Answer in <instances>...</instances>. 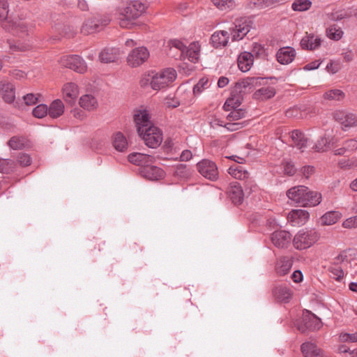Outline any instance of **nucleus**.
<instances>
[{"label":"nucleus","instance_id":"1","mask_svg":"<svg viewBox=\"0 0 357 357\" xmlns=\"http://www.w3.org/2000/svg\"><path fill=\"white\" fill-rule=\"evenodd\" d=\"M134 121L137 132L143 139L146 146L154 149L162 141V135L160 129L154 126L146 110H138L134 115Z\"/></svg>","mask_w":357,"mask_h":357},{"label":"nucleus","instance_id":"2","mask_svg":"<svg viewBox=\"0 0 357 357\" xmlns=\"http://www.w3.org/2000/svg\"><path fill=\"white\" fill-rule=\"evenodd\" d=\"M146 6L139 1L129 2L126 7L119 9V15L122 17L120 24L123 26L126 20H135L142 15L146 10Z\"/></svg>","mask_w":357,"mask_h":357},{"label":"nucleus","instance_id":"3","mask_svg":"<svg viewBox=\"0 0 357 357\" xmlns=\"http://www.w3.org/2000/svg\"><path fill=\"white\" fill-rule=\"evenodd\" d=\"M319 234L314 230H300L292 240L296 250H305L311 247L319 239Z\"/></svg>","mask_w":357,"mask_h":357},{"label":"nucleus","instance_id":"4","mask_svg":"<svg viewBox=\"0 0 357 357\" xmlns=\"http://www.w3.org/2000/svg\"><path fill=\"white\" fill-rule=\"evenodd\" d=\"M176 71L174 68H167L160 73L153 75L151 82L152 89H162L165 87H171V84L176 78Z\"/></svg>","mask_w":357,"mask_h":357},{"label":"nucleus","instance_id":"5","mask_svg":"<svg viewBox=\"0 0 357 357\" xmlns=\"http://www.w3.org/2000/svg\"><path fill=\"white\" fill-rule=\"evenodd\" d=\"M8 15V3L7 0H0V20L2 22V27L6 31H10V26H12L13 33H18V29H20L22 32L26 30V24L22 21H7Z\"/></svg>","mask_w":357,"mask_h":357},{"label":"nucleus","instance_id":"6","mask_svg":"<svg viewBox=\"0 0 357 357\" xmlns=\"http://www.w3.org/2000/svg\"><path fill=\"white\" fill-rule=\"evenodd\" d=\"M321 326V319L307 310L303 311L302 321L296 324L298 330L303 333L307 331L319 330Z\"/></svg>","mask_w":357,"mask_h":357},{"label":"nucleus","instance_id":"7","mask_svg":"<svg viewBox=\"0 0 357 357\" xmlns=\"http://www.w3.org/2000/svg\"><path fill=\"white\" fill-rule=\"evenodd\" d=\"M251 22L246 17L236 19L229 29L233 41L242 40L250 31Z\"/></svg>","mask_w":357,"mask_h":357},{"label":"nucleus","instance_id":"8","mask_svg":"<svg viewBox=\"0 0 357 357\" xmlns=\"http://www.w3.org/2000/svg\"><path fill=\"white\" fill-rule=\"evenodd\" d=\"M61 66L73 70L79 73H84L87 66L84 59L78 55H66L59 59Z\"/></svg>","mask_w":357,"mask_h":357},{"label":"nucleus","instance_id":"9","mask_svg":"<svg viewBox=\"0 0 357 357\" xmlns=\"http://www.w3.org/2000/svg\"><path fill=\"white\" fill-rule=\"evenodd\" d=\"M197 169L200 174L211 181L218 178V170L216 164L209 160L204 159L197 164Z\"/></svg>","mask_w":357,"mask_h":357},{"label":"nucleus","instance_id":"10","mask_svg":"<svg viewBox=\"0 0 357 357\" xmlns=\"http://www.w3.org/2000/svg\"><path fill=\"white\" fill-rule=\"evenodd\" d=\"M333 117L337 122L341 124L344 130L357 126V115L356 114L344 110H337L333 113Z\"/></svg>","mask_w":357,"mask_h":357},{"label":"nucleus","instance_id":"11","mask_svg":"<svg viewBox=\"0 0 357 357\" xmlns=\"http://www.w3.org/2000/svg\"><path fill=\"white\" fill-rule=\"evenodd\" d=\"M149 56L148 50L144 47H137L128 54L127 61L129 66L137 67L142 65Z\"/></svg>","mask_w":357,"mask_h":357},{"label":"nucleus","instance_id":"12","mask_svg":"<svg viewBox=\"0 0 357 357\" xmlns=\"http://www.w3.org/2000/svg\"><path fill=\"white\" fill-rule=\"evenodd\" d=\"M267 82V78L260 77H249L235 82L234 89H252L264 86Z\"/></svg>","mask_w":357,"mask_h":357},{"label":"nucleus","instance_id":"13","mask_svg":"<svg viewBox=\"0 0 357 357\" xmlns=\"http://www.w3.org/2000/svg\"><path fill=\"white\" fill-rule=\"evenodd\" d=\"M273 244L278 248H287L291 241V234L285 230L275 231L271 236Z\"/></svg>","mask_w":357,"mask_h":357},{"label":"nucleus","instance_id":"14","mask_svg":"<svg viewBox=\"0 0 357 357\" xmlns=\"http://www.w3.org/2000/svg\"><path fill=\"white\" fill-rule=\"evenodd\" d=\"M140 174L150 181H159L165 178V172L160 167L149 164L139 170Z\"/></svg>","mask_w":357,"mask_h":357},{"label":"nucleus","instance_id":"15","mask_svg":"<svg viewBox=\"0 0 357 357\" xmlns=\"http://www.w3.org/2000/svg\"><path fill=\"white\" fill-rule=\"evenodd\" d=\"M128 159L130 162L139 166L140 169L155 162L153 156L141 153H132L128 155Z\"/></svg>","mask_w":357,"mask_h":357},{"label":"nucleus","instance_id":"16","mask_svg":"<svg viewBox=\"0 0 357 357\" xmlns=\"http://www.w3.org/2000/svg\"><path fill=\"white\" fill-rule=\"evenodd\" d=\"M293 265V257L290 256H282L278 259L275 264V271L278 275L283 276L287 275L291 270Z\"/></svg>","mask_w":357,"mask_h":357},{"label":"nucleus","instance_id":"17","mask_svg":"<svg viewBox=\"0 0 357 357\" xmlns=\"http://www.w3.org/2000/svg\"><path fill=\"white\" fill-rule=\"evenodd\" d=\"M228 193L234 204H241L243 202L244 192L242 185L238 182L235 181L231 183Z\"/></svg>","mask_w":357,"mask_h":357},{"label":"nucleus","instance_id":"18","mask_svg":"<svg viewBox=\"0 0 357 357\" xmlns=\"http://www.w3.org/2000/svg\"><path fill=\"white\" fill-rule=\"evenodd\" d=\"M304 194V198L301 201L302 206H315L321 202L322 197L321 193L310 190L307 187V191Z\"/></svg>","mask_w":357,"mask_h":357},{"label":"nucleus","instance_id":"19","mask_svg":"<svg viewBox=\"0 0 357 357\" xmlns=\"http://www.w3.org/2000/svg\"><path fill=\"white\" fill-rule=\"evenodd\" d=\"M296 56V51L293 47H284L280 48L277 54V60L281 64L290 63Z\"/></svg>","mask_w":357,"mask_h":357},{"label":"nucleus","instance_id":"20","mask_svg":"<svg viewBox=\"0 0 357 357\" xmlns=\"http://www.w3.org/2000/svg\"><path fill=\"white\" fill-rule=\"evenodd\" d=\"M121 54L120 50L115 47H105L99 53L102 63H111L117 60Z\"/></svg>","mask_w":357,"mask_h":357},{"label":"nucleus","instance_id":"21","mask_svg":"<svg viewBox=\"0 0 357 357\" xmlns=\"http://www.w3.org/2000/svg\"><path fill=\"white\" fill-rule=\"evenodd\" d=\"M253 54L249 52H243L241 53L237 59L238 68L244 73L250 70L253 65Z\"/></svg>","mask_w":357,"mask_h":357},{"label":"nucleus","instance_id":"22","mask_svg":"<svg viewBox=\"0 0 357 357\" xmlns=\"http://www.w3.org/2000/svg\"><path fill=\"white\" fill-rule=\"evenodd\" d=\"M321 39L314 34H307L301 41V46L303 49L313 50L321 45Z\"/></svg>","mask_w":357,"mask_h":357},{"label":"nucleus","instance_id":"23","mask_svg":"<svg viewBox=\"0 0 357 357\" xmlns=\"http://www.w3.org/2000/svg\"><path fill=\"white\" fill-rule=\"evenodd\" d=\"M229 40V33L227 31H218L211 37V43L215 48H220L227 45Z\"/></svg>","mask_w":357,"mask_h":357},{"label":"nucleus","instance_id":"24","mask_svg":"<svg viewBox=\"0 0 357 357\" xmlns=\"http://www.w3.org/2000/svg\"><path fill=\"white\" fill-rule=\"evenodd\" d=\"M306 191L307 187L304 185L295 186L287 190V196L289 199L301 206V201Z\"/></svg>","mask_w":357,"mask_h":357},{"label":"nucleus","instance_id":"25","mask_svg":"<svg viewBox=\"0 0 357 357\" xmlns=\"http://www.w3.org/2000/svg\"><path fill=\"white\" fill-rule=\"evenodd\" d=\"M309 213L303 209L292 210L289 215L288 219L294 225H303L309 218Z\"/></svg>","mask_w":357,"mask_h":357},{"label":"nucleus","instance_id":"26","mask_svg":"<svg viewBox=\"0 0 357 357\" xmlns=\"http://www.w3.org/2000/svg\"><path fill=\"white\" fill-rule=\"evenodd\" d=\"M273 294L278 301L287 303L289 301L292 294L289 287L278 285L273 289Z\"/></svg>","mask_w":357,"mask_h":357},{"label":"nucleus","instance_id":"27","mask_svg":"<svg viewBox=\"0 0 357 357\" xmlns=\"http://www.w3.org/2000/svg\"><path fill=\"white\" fill-rule=\"evenodd\" d=\"M287 0H250V8L262 9L267 7H276L284 3Z\"/></svg>","mask_w":357,"mask_h":357},{"label":"nucleus","instance_id":"28","mask_svg":"<svg viewBox=\"0 0 357 357\" xmlns=\"http://www.w3.org/2000/svg\"><path fill=\"white\" fill-rule=\"evenodd\" d=\"M291 138L294 143V146L298 149L302 150L307 146L308 138L305 135L299 130H294L291 132Z\"/></svg>","mask_w":357,"mask_h":357},{"label":"nucleus","instance_id":"29","mask_svg":"<svg viewBox=\"0 0 357 357\" xmlns=\"http://www.w3.org/2000/svg\"><path fill=\"white\" fill-rule=\"evenodd\" d=\"M48 109V115L52 119H57L61 116L64 112V105L63 102L56 99L51 102Z\"/></svg>","mask_w":357,"mask_h":357},{"label":"nucleus","instance_id":"30","mask_svg":"<svg viewBox=\"0 0 357 357\" xmlns=\"http://www.w3.org/2000/svg\"><path fill=\"white\" fill-rule=\"evenodd\" d=\"M184 54L190 61L197 62L200 54V45L198 42L191 43L188 47H186Z\"/></svg>","mask_w":357,"mask_h":357},{"label":"nucleus","instance_id":"31","mask_svg":"<svg viewBox=\"0 0 357 357\" xmlns=\"http://www.w3.org/2000/svg\"><path fill=\"white\" fill-rule=\"evenodd\" d=\"M228 173L234 178L239 180L248 179L250 173L241 165H234L228 169Z\"/></svg>","mask_w":357,"mask_h":357},{"label":"nucleus","instance_id":"32","mask_svg":"<svg viewBox=\"0 0 357 357\" xmlns=\"http://www.w3.org/2000/svg\"><path fill=\"white\" fill-rule=\"evenodd\" d=\"M99 29L100 24L96 22L94 17H91L84 21L81 27V33L84 35H89L98 31Z\"/></svg>","mask_w":357,"mask_h":357},{"label":"nucleus","instance_id":"33","mask_svg":"<svg viewBox=\"0 0 357 357\" xmlns=\"http://www.w3.org/2000/svg\"><path fill=\"white\" fill-rule=\"evenodd\" d=\"M241 91H233L231 96L229 97L224 105L225 110H230L231 109H236L240 106L241 103Z\"/></svg>","mask_w":357,"mask_h":357},{"label":"nucleus","instance_id":"34","mask_svg":"<svg viewBox=\"0 0 357 357\" xmlns=\"http://www.w3.org/2000/svg\"><path fill=\"white\" fill-rule=\"evenodd\" d=\"M301 349L304 357L321 356L320 349L314 343L305 342L302 344Z\"/></svg>","mask_w":357,"mask_h":357},{"label":"nucleus","instance_id":"35","mask_svg":"<svg viewBox=\"0 0 357 357\" xmlns=\"http://www.w3.org/2000/svg\"><path fill=\"white\" fill-rule=\"evenodd\" d=\"M79 104L81 107L87 110H93L96 108L98 102L94 96L89 94L82 96Z\"/></svg>","mask_w":357,"mask_h":357},{"label":"nucleus","instance_id":"36","mask_svg":"<svg viewBox=\"0 0 357 357\" xmlns=\"http://www.w3.org/2000/svg\"><path fill=\"white\" fill-rule=\"evenodd\" d=\"M341 213L338 211H328L321 216V223L324 225H332L336 223L341 218Z\"/></svg>","mask_w":357,"mask_h":357},{"label":"nucleus","instance_id":"37","mask_svg":"<svg viewBox=\"0 0 357 357\" xmlns=\"http://www.w3.org/2000/svg\"><path fill=\"white\" fill-rule=\"evenodd\" d=\"M113 146L116 150L123 152L127 149L128 142L125 136L120 132L116 133L114 136Z\"/></svg>","mask_w":357,"mask_h":357},{"label":"nucleus","instance_id":"38","mask_svg":"<svg viewBox=\"0 0 357 357\" xmlns=\"http://www.w3.org/2000/svg\"><path fill=\"white\" fill-rule=\"evenodd\" d=\"M173 174L181 178H188L191 176V170L185 164H178L174 167Z\"/></svg>","mask_w":357,"mask_h":357},{"label":"nucleus","instance_id":"39","mask_svg":"<svg viewBox=\"0 0 357 357\" xmlns=\"http://www.w3.org/2000/svg\"><path fill=\"white\" fill-rule=\"evenodd\" d=\"M312 5L310 0H294L291 4V9L296 12L308 10Z\"/></svg>","mask_w":357,"mask_h":357},{"label":"nucleus","instance_id":"40","mask_svg":"<svg viewBox=\"0 0 357 357\" xmlns=\"http://www.w3.org/2000/svg\"><path fill=\"white\" fill-rule=\"evenodd\" d=\"M16 162L11 159H0V172L9 174L16 168Z\"/></svg>","mask_w":357,"mask_h":357},{"label":"nucleus","instance_id":"41","mask_svg":"<svg viewBox=\"0 0 357 357\" xmlns=\"http://www.w3.org/2000/svg\"><path fill=\"white\" fill-rule=\"evenodd\" d=\"M354 15L357 17L356 12L354 11L352 8H348L344 10H340L337 11L335 13H331V19L334 21H339L344 18L350 17Z\"/></svg>","mask_w":357,"mask_h":357},{"label":"nucleus","instance_id":"42","mask_svg":"<svg viewBox=\"0 0 357 357\" xmlns=\"http://www.w3.org/2000/svg\"><path fill=\"white\" fill-rule=\"evenodd\" d=\"M344 96L342 91H326L323 95L325 100L331 102L342 100L344 98Z\"/></svg>","mask_w":357,"mask_h":357},{"label":"nucleus","instance_id":"43","mask_svg":"<svg viewBox=\"0 0 357 357\" xmlns=\"http://www.w3.org/2000/svg\"><path fill=\"white\" fill-rule=\"evenodd\" d=\"M26 140L24 137L14 136L10 139L8 146L15 150L22 149L24 147Z\"/></svg>","mask_w":357,"mask_h":357},{"label":"nucleus","instance_id":"44","mask_svg":"<svg viewBox=\"0 0 357 357\" xmlns=\"http://www.w3.org/2000/svg\"><path fill=\"white\" fill-rule=\"evenodd\" d=\"M331 139L328 137H321L313 146L317 152H324L329 149Z\"/></svg>","mask_w":357,"mask_h":357},{"label":"nucleus","instance_id":"45","mask_svg":"<svg viewBox=\"0 0 357 357\" xmlns=\"http://www.w3.org/2000/svg\"><path fill=\"white\" fill-rule=\"evenodd\" d=\"M328 270L331 274V276L337 281H341V280L344 278V273L340 266L330 264Z\"/></svg>","mask_w":357,"mask_h":357},{"label":"nucleus","instance_id":"46","mask_svg":"<svg viewBox=\"0 0 357 357\" xmlns=\"http://www.w3.org/2000/svg\"><path fill=\"white\" fill-rule=\"evenodd\" d=\"M275 95V91H255L253 93V98L264 101L273 98Z\"/></svg>","mask_w":357,"mask_h":357},{"label":"nucleus","instance_id":"47","mask_svg":"<svg viewBox=\"0 0 357 357\" xmlns=\"http://www.w3.org/2000/svg\"><path fill=\"white\" fill-rule=\"evenodd\" d=\"M251 53L257 58L265 59L267 56L264 47L257 43L252 44Z\"/></svg>","mask_w":357,"mask_h":357},{"label":"nucleus","instance_id":"48","mask_svg":"<svg viewBox=\"0 0 357 357\" xmlns=\"http://www.w3.org/2000/svg\"><path fill=\"white\" fill-rule=\"evenodd\" d=\"M327 36L329 38L334 40H339L343 35V31L340 28L333 26L327 29Z\"/></svg>","mask_w":357,"mask_h":357},{"label":"nucleus","instance_id":"49","mask_svg":"<svg viewBox=\"0 0 357 357\" xmlns=\"http://www.w3.org/2000/svg\"><path fill=\"white\" fill-rule=\"evenodd\" d=\"M214 6L220 10H226L232 8L235 2L234 0H211Z\"/></svg>","mask_w":357,"mask_h":357},{"label":"nucleus","instance_id":"50","mask_svg":"<svg viewBox=\"0 0 357 357\" xmlns=\"http://www.w3.org/2000/svg\"><path fill=\"white\" fill-rule=\"evenodd\" d=\"M33 115L38 119H42L48 114L47 105L45 104H39L32 112Z\"/></svg>","mask_w":357,"mask_h":357},{"label":"nucleus","instance_id":"51","mask_svg":"<svg viewBox=\"0 0 357 357\" xmlns=\"http://www.w3.org/2000/svg\"><path fill=\"white\" fill-rule=\"evenodd\" d=\"M246 112L242 109H234L227 116L229 121H237L245 116Z\"/></svg>","mask_w":357,"mask_h":357},{"label":"nucleus","instance_id":"52","mask_svg":"<svg viewBox=\"0 0 357 357\" xmlns=\"http://www.w3.org/2000/svg\"><path fill=\"white\" fill-rule=\"evenodd\" d=\"M94 18L100 24V27L107 26L112 20L111 15L109 13L98 14Z\"/></svg>","mask_w":357,"mask_h":357},{"label":"nucleus","instance_id":"53","mask_svg":"<svg viewBox=\"0 0 357 357\" xmlns=\"http://www.w3.org/2000/svg\"><path fill=\"white\" fill-rule=\"evenodd\" d=\"M8 43L9 44L10 50L13 52H17V51L24 52V51L28 50L31 47L30 44H29V43H25V44H22L20 43H13L10 40H8Z\"/></svg>","mask_w":357,"mask_h":357},{"label":"nucleus","instance_id":"54","mask_svg":"<svg viewBox=\"0 0 357 357\" xmlns=\"http://www.w3.org/2000/svg\"><path fill=\"white\" fill-rule=\"evenodd\" d=\"M17 162L22 167H26L31 165V159L29 154L20 153L17 158Z\"/></svg>","mask_w":357,"mask_h":357},{"label":"nucleus","instance_id":"55","mask_svg":"<svg viewBox=\"0 0 357 357\" xmlns=\"http://www.w3.org/2000/svg\"><path fill=\"white\" fill-rule=\"evenodd\" d=\"M344 149L348 153H351L357 149V140L356 139H349L343 142Z\"/></svg>","mask_w":357,"mask_h":357},{"label":"nucleus","instance_id":"56","mask_svg":"<svg viewBox=\"0 0 357 357\" xmlns=\"http://www.w3.org/2000/svg\"><path fill=\"white\" fill-rule=\"evenodd\" d=\"M40 95L38 93H28L23 96L24 100L27 105H33L38 102Z\"/></svg>","mask_w":357,"mask_h":357},{"label":"nucleus","instance_id":"57","mask_svg":"<svg viewBox=\"0 0 357 357\" xmlns=\"http://www.w3.org/2000/svg\"><path fill=\"white\" fill-rule=\"evenodd\" d=\"M342 226L344 228L349 229L357 227V215L345 220L342 223Z\"/></svg>","mask_w":357,"mask_h":357},{"label":"nucleus","instance_id":"58","mask_svg":"<svg viewBox=\"0 0 357 357\" xmlns=\"http://www.w3.org/2000/svg\"><path fill=\"white\" fill-rule=\"evenodd\" d=\"M209 87H211V83H209L208 79L202 77L199 79L198 83L193 86L192 89H206Z\"/></svg>","mask_w":357,"mask_h":357},{"label":"nucleus","instance_id":"59","mask_svg":"<svg viewBox=\"0 0 357 357\" xmlns=\"http://www.w3.org/2000/svg\"><path fill=\"white\" fill-rule=\"evenodd\" d=\"M284 172L286 175L293 176L296 172V169L291 162H285L284 164Z\"/></svg>","mask_w":357,"mask_h":357},{"label":"nucleus","instance_id":"60","mask_svg":"<svg viewBox=\"0 0 357 357\" xmlns=\"http://www.w3.org/2000/svg\"><path fill=\"white\" fill-rule=\"evenodd\" d=\"M153 75L150 74H145L142 75L141 79H140V86L142 88L148 87L149 86H151V82L153 80Z\"/></svg>","mask_w":357,"mask_h":357},{"label":"nucleus","instance_id":"61","mask_svg":"<svg viewBox=\"0 0 357 357\" xmlns=\"http://www.w3.org/2000/svg\"><path fill=\"white\" fill-rule=\"evenodd\" d=\"M170 45L172 47H174L181 51V55L183 56L185 51L186 50V46L179 40H172L170 41Z\"/></svg>","mask_w":357,"mask_h":357},{"label":"nucleus","instance_id":"62","mask_svg":"<svg viewBox=\"0 0 357 357\" xmlns=\"http://www.w3.org/2000/svg\"><path fill=\"white\" fill-rule=\"evenodd\" d=\"M2 98L7 103H11L14 101L15 96V91H2Z\"/></svg>","mask_w":357,"mask_h":357},{"label":"nucleus","instance_id":"63","mask_svg":"<svg viewBox=\"0 0 357 357\" xmlns=\"http://www.w3.org/2000/svg\"><path fill=\"white\" fill-rule=\"evenodd\" d=\"M340 337L344 342H357V332L354 333H344L340 335Z\"/></svg>","mask_w":357,"mask_h":357},{"label":"nucleus","instance_id":"64","mask_svg":"<svg viewBox=\"0 0 357 357\" xmlns=\"http://www.w3.org/2000/svg\"><path fill=\"white\" fill-rule=\"evenodd\" d=\"M301 174L308 178L314 172V167L313 166H304L300 170Z\"/></svg>","mask_w":357,"mask_h":357}]
</instances>
